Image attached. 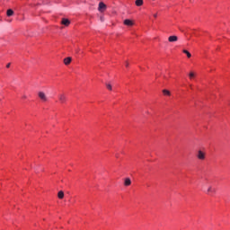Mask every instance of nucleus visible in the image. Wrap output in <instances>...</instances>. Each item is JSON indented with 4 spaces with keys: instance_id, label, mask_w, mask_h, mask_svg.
I'll return each instance as SVG.
<instances>
[{
    "instance_id": "nucleus-1",
    "label": "nucleus",
    "mask_w": 230,
    "mask_h": 230,
    "mask_svg": "<svg viewBox=\"0 0 230 230\" xmlns=\"http://www.w3.org/2000/svg\"><path fill=\"white\" fill-rule=\"evenodd\" d=\"M58 98L60 103H66L67 102V96L66 93H59Z\"/></svg>"
},
{
    "instance_id": "nucleus-2",
    "label": "nucleus",
    "mask_w": 230,
    "mask_h": 230,
    "mask_svg": "<svg viewBox=\"0 0 230 230\" xmlns=\"http://www.w3.org/2000/svg\"><path fill=\"white\" fill-rule=\"evenodd\" d=\"M197 158L199 159V161H204L206 159V153L202 150H199L197 154Z\"/></svg>"
},
{
    "instance_id": "nucleus-3",
    "label": "nucleus",
    "mask_w": 230,
    "mask_h": 230,
    "mask_svg": "<svg viewBox=\"0 0 230 230\" xmlns=\"http://www.w3.org/2000/svg\"><path fill=\"white\" fill-rule=\"evenodd\" d=\"M38 96L41 100V102H48V96L44 92H39Z\"/></svg>"
},
{
    "instance_id": "nucleus-4",
    "label": "nucleus",
    "mask_w": 230,
    "mask_h": 230,
    "mask_svg": "<svg viewBox=\"0 0 230 230\" xmlns=\"http://www.w3.org/2000/svg\"><path fill=\"white\" fill-rule=\"evenodd\" d=\"M217 193V189L213 188V186H209L207 190V195H215Z\"/></svg>"
},
{
    "instance_id": "nucleus-5",
    "label": "nucleus",
    "mask_w": 230,
    "mask_h": 230,
    "mask_svg": "<svg viewBox=\"0 0 230 230\" xmlns=\"http://www.w3.org/2000/svg\"><path fill=\"white\" fill-rule=\"evenodd\" d=\"M98 10L102 13V12H104L105 10H107V5H106L103 2H101V3L99 4Z\"/></svg>"
},
{
    "instance_id": "nucleus-6",
    "label": "nucleus",
    "mask_w": 230,
    "mask_h": 230,
    "mask_svg": "<svg viewBox=\"0 0 230 230\" xmlns=\"http://www.w3.org/2000/svg\"><path fill=\"white\" fill-rule=\"evenodd\" d=\"M61 24H63L64 26H69L71 24V22L69 21V19L63 18L61 21Z\"/></svg>"
},
{
    "instance_id": "nucleus-7",
    "label": "nucleus",
    "mask_w": 230,
    "mask_h": 230,
    "mask_svg": "<svg viewBox=\"0 0 230 230\" xmlns=\"http://www.w3.org/2000/svg\"><path fill=\"white\" fill-rule=\"evenodd\" d=\"M168 40L170 42H177L179 40V37H177L176 35H172L168 38Z\"/></svg>"
},
{
    "instance_id": "nucleus-8",
    "label": "nucleus",
    "mask_w": 230,
    "mask_h": 230,
    "mask_svg": "<svg viewBox=\"0 0 230 230\" xmlns=\"http://www.w3.org/2000/svg\"><path fill=\"white\" fill-rule=\"evenodd\" d=\"M124 24H125V26H133L134 25V22H132L131 20L126 19L124 21Z\"/></svg>"
},
{
    "instance_id": "nucleus-9",
    "label": "nucleus",
    "mask_w": 230,
    "mask_h": 230,
    "mask_svg": "<svg viewBox=\"0 0 230 230\" xmlns=\"http://www.w3.org/2000/svg\"><path fill=\"white\" fill-rule=\"evenodd\" d=\"M132 184V181H130V178H126L124 181V186H130Z\"/></svg>"
},
{
    "instance_id": "nucleus-10",
    "label": "nucleus",
    "mask_w": 230,
    "mask_h": 230,
    "mask_svg": "<svg viewBox=\"0 0 230 230\" xmlns=\"http://www.w3.org/2000/svg\"><path fill=\"white\" fill-rule=\"evenodd\" d=\"M71 60H72V58H66L65 59H64V64H65V66H69V64H71Z\"/></svg>"
},
{
    "instance_id": "nucleus-11",
    "label": "nucleus",
    "mask_w": 230,
    "mask_h": 230,
    "mask_svg": "<svg viewBox=\"0 0 230 230\" xmlns=\"http://www.w3.org/2000/svg\"><path fill=\"white\" fill-rule=\"evenodd\" d=\"M135 4L136 6H143V0H136Z\"/></svg>"
},
{
    "instance_id": "nucleus-12",
    "label": "nucleus",
    "mask_w": 230,
    "mask_h": 230,
    "mask_svg": "<svg viewBox=\"0 0 230 230\" xmlns=\"http://www.w3.org/2000/svg\"><path fill=\"white\" fill-rule=\"evenodd\" d=\"M7 17H12L13 15V10L8 9L6 13Z\"/></svg>"
},
{
    "instance_id": "nucleus-13",
    "label": "nucleus",
    "mask_w": 230,
    "mask_h": 230,
    "mask_svg": "<svg viewBox=\"0 0 230 230\" xmlns=\"http://www.w3.org/2000/svg\"><path fill=\"white\" fill-rule=\"evenodd\" d=\"M163 94H164V96H171L172 93H170L168 90H163Z\"/></svg>"
},
{
    "instance_id": "nucleus-14",
    "label": "nucleus",
    "mask_w": 230,
    "mask_h": 230,
    "mask_svg": "<svg viewBox=\"0 0 230 230\" xmlns=\"http://www.w3.org/2000/svg\"><path fill=\"white\" fill-rule=\"evenodd\" d=\"M58 199H64V191H62V190L58 191Z\"/></svg>"
},
{
    "instance_id": "nucleus-15",
    "label": "nucleus",
    "mask_w": 230,
    "mask_h": 230,
    "mask_svg": "<svg viewBox=\"0 0 230 230\" xmlns=\"http://www.w3.org/2000/svg\"><path fill=\"white\" fill-rule=\"evenodd\" d=\"M183 53L187 55L188 58H191V53H190V51L183 49Z\"/></svg>"
},
{
    "instance_id": "nucleus-16",
    "label": "nucleus",
    "mask_w": 230,
    "mask_h": 230,
    "mask_svg": "<svg viewBox=\"0 0 230 230\" xmlns=\"http://www.w3.org/2000/svg\"><path fill=\"white\" fill-rule=\"evenodd\" d=\"M195 76H196V75H195L194 72L189 73V78H190V80H193V78H195Z\"/></svg>"
},
{
    "instance_id": "nucleus-17",
    "label": "nucleus",
    "mask_w": 230,
    "mask_h": 230,
    "mask_svg": "<svg viewBox=\"0 0 230 230\" xmlns=\"http://www.w3.org/2000/svg\"><path fill=\"white\" fill-rule=\"evenodd\" d=\"M106 87L109 91H112V85L111 84H106Z\"/></svg>"
},
{
    "instance_id": "nucleus-18",
    "label": "nucleus",
    "mask_w": 230,
    "mask_h": 230,
    "mask_svg": "<svg viewBox=\"0 0 230 230\" xmlns=\"http://www.w3.org/2000/svg\"><path fill=\"white\" fill-rule=\"evenodd\" d=\"M154 17H155V18H157V13H155V14H154Z\"/></svg>"
},
{
    "instance_id": "nucleus-19",
    "label": "nucleus",
    "mask_w": 230,
    "mask_h": 230,
    "mask_svg": "<svg viewBox=\"0 0 230 230\" xmlns=\"http://www.w3.org/2000/svg\"><path fill=\"white\" fill-rule=\"evenodd\" d=\"M126 67H128V62H126Z\"/></svg>"
},
{
    "instance_id": "nucleus-20",
    "label": "nucleus",
    "mask_w": 230,
    "mask_h": 230,
    "mask_svg": "<svg viewBox=\"0 0 230 230\" xmlns=\"http://www.w3.org/2000/svg\"><path fill=\"white\" fill-rule=\"evenodd\" d=\"M6 67H7V68L10 67V63L6 65Z\"/></svg>"
},
{
    "instance_id": "nucleus-21",
    "label": "nucleus",
    "mask_w": 230,
    "mask_h": 230,
    "mask_svg": "<svg viewBox=\"0 0 230 230\" xmlns=\"http://www.w3.org/2000/svg\"><path fill=\"white\" fill-rule=\"evenodd\" d=\"M164 79H166V76H165V75H164Z\"/></svg>"
},
{
    "instance_id": "nucleus-22",
    "label": "nucleus",
    "mask_w": 230,
    "mask_h": 230,
    "mask_svg": "<svg viewBox=\"0 0 230 230\" xmlns=\"http://www.w3.org/2000/svg\"><path fill=\"white\" fill-rule=\"evenodd\" d=\"M23 98L26 99V95H24Z\"/></svg>"
}]
</instances>
